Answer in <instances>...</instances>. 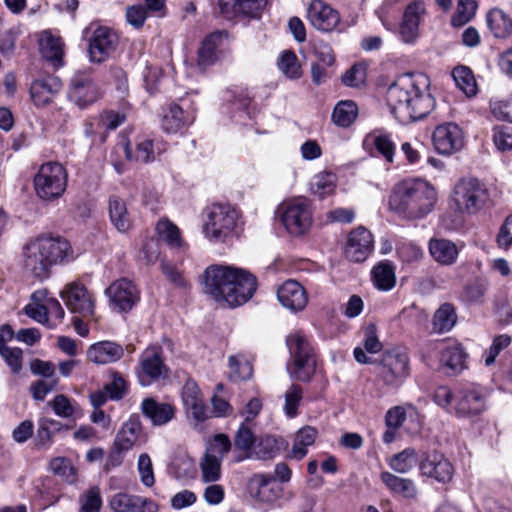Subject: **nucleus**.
<instances>
[{
    "mask_svg": "<svg viewBox=\"0 0 512 512\" xmlns=\"http://www.w3.org/2000/svg\"><path fill=\"white\" fill-rule=\"evenodd\" d=\"M358 115V107L352 100L340 101L332 113L333 122L340 127L350 126Z\"/></svg>",
    "mask_w": 512,
    "mask_h": 512,
    "instance_id": "a19ab883",
    "label": "nucleus"
},
{
    "mask_svg": "<svg viewBox=\"0 0 512 512\" xmlns=\"http://www.w3.org/2000/svg\"><path fill=\"white\" fill-rule=\"evenodd\" d=\"M108 209L110 221L119 232L125 233L132 227L131 214L124 200L112 196L109 199Z\"/></svg>",
    "mask_w": 512,
    "mask_h": 512,
    "instance_id": "473e14b6",
    "label": "nucleus"
},
{
    "mask_svg": "<svg viewBox=\"0 0 512 512\" xmlns=\"http://www.w3.org/2000/svg\"><path fill=\"white\" fill-rule=\"evenodd\" d=\"M229 377L233 381L248 380L251 378L253 368L251 363L242 354L232 355L228 359Z\"/></svg>",
    "mask_w": 512,
    "mask_h": 512,
    "instance_id": "c03bdc74",
    "label": "nucleus"
},
{
    "mask_svg": "<svg viewBox=\"0 0 512 512\" xmlns=\"http://www.w3.org/2000/svg\"><path fill=\"white\" fill-rule=\"evenodd\" d=\"M156 231L160 240L164 241L170 248L179 249L183 246L178 227L167 219H161L156 225Z\"/></svg>",
    "mask_w": 512,
    "mask_h": 512,
    "instance_id": "79ce46f5",
    "label": "nucleus"
},
{
    "mask_svg": "<svg viewBox=\"0 0 512 512\" xmlns=\"http://www.w3.org/2000/svg\"><path fill=\"white\" fill-rule=\"evenodd\" d=\"M52 407L54 413L61 418H70L75 415L77 405L67 396L59 394L48 403Z\"/></svg>",
    "mask_w": 512,
    "mask_h": 512,
    "instance_id": "6e6d98bb",
    "label": "nucleus"
},
{
    "mask_svg": "<svg viewBox=\"0 0 512 512\" xmlns=\"http://www.w3.org/2000/svg\"><path fill=\"white\" fill-rule=\"evenodd\" d=\"M141 411L155 426L165 425L175 416V408L171 404L159 403L153 398L142 401Z\"/></svg>",
    "mask_w": 512,
    "mask_h": 512,
    "instance_id": "7c9ffc66",
    "label": "nucleus"
},
{
    "mask_svg": "<svg viewBox=\"0 0 512 512\" xmlns=\"http://www.w3.org/2000/svg\"><path fill=\"white\" fill-rule=\"evenodd\" d=\"M433 144L436 151L442 155H451L460 151L464 146V134L455 123L438 125L433 133Z\"/></svg>",
    "mask_w": 512,
    "mask_h": 512,
    "instance_id": "dca6fc26",
    "label": "nucleus"
},
{
    "mask_svg": "<svg viewBox=\"0 0 512 512\" xmlns=\"http://www.w3.org/2000/svg\"><path fill=\"white\" fill-rule=\"evenodd\" d=\"M62 81L57 76L36 79L30 86V97L36 107H44L53 102L62 89Z\"/></svg>",
    "mask_w": 512,
    "mask_h": 512,
    "instance_id": "b1692460",
    "label": "nucleus"
},
{
    "mask_svg": "<svg viewBox=\"0 0 512 512\" xmlns=\"http://www.w3.org/2000/svg\"><path fill=\"white\" fill-rule=\"evenodd\" d=\"M280 303L292 312L303 310L308 303V295L303 286L295 281H285L277 290Z\"/></svg>",
    "mask_w": 512,
    "mask_h": 512,
    "instance_id": "a878e982",
    "label": "nucleus"
},
{
    "mask_svg": "<svg viewBox=\"0 0 512 512\" xmlns=\"http://www.w3.org/2000/svg\"><path fill=\"white\" fill-rule=\"evenodd\" d=\"M203 291L217 302L238 307L248 302L257 289L249 271L233 266L211 265L204 272Z\"/></svg>",
    "mask_w": 512,
    "mask_h": 512,
    "instance_id": "f03ea898",
    "label": "nucleus"
},
{
    "mask_svg": "<svg viewBox=\"0 0 512 512\" xmlns=\"http://www.w3.org/2000/svg\"><path fill=\"white\" fill-rule=\"evenodd\" d=\"M142 433V424L138 416L130 417L121 427L114 439V448L127 452L133 448Z\"/></svg>",
    "mask_w": 512,
    "mask_h": 512,
    "instance_id": "c756f323",
    "label": "nucleus"
},
{
    "mask_svg": "<svg viewBox=\"0 0 512 512\" xmlns=\"http://www.w3.org/2000/svg\"><path fill=\"white\" fill-rule=\"evenodd\" d=\"M51 471L62 477L68 482H73L76 478V471L70 460L66 458H55L50 462Z\"/></svg>",
    "mask_w": 512,
    "mask_h": 512,
    "instance_id": "e2e57ef3",
    "label": "nucleus"
},
{
    "mask_svg": "<svg viewBox=\"0 0 512 512\" xmlns=\"http://www.w3.org/2000/svg\"><path fill=\"white\" fill-rule=\"evenodd\" d=\"M373 144L378 153L383 156L386 162L392 163L394 161L395 144L389 135L380 134L374 136Z\"/></svg>",
    "mask_w": 512,
    "mask_h": 512,
    "instance_id": "680f3d73",
    "label": "nucleus"
},
{
    "mask_svg": "<svg viewBox=\"0 0 512 512\" xmlns=\"http://www.w3.org/2000/svg\"><path fill=\"white\" fill-rule=\"evenodd\" d=\"M466 354L457 344L446 346L441 351L440 361L453 371L462 370Z\"/></svg>",
    "mask_w": 512,
    "mask_h": 512,
    "instance_id": "49530a36",
    "label": "nucleus"
},
{
    "mask_svg": "<svg viewBox=\"0 0 512 512\" xmlns=\"http://www.w3.org/2000/svg\"><path fill=\"white\" fill-rule=\"evenodd\" d=\"M284 446V439L273 435L263 436L256 447V455L260 459L273 458Z\"/></svg>",
    "mask_w": 512,
    "mask_h": 512,
    "instance_id": "de8ad7c7",
    "label": "nucleus"
},
{
    "mask_svg": "<svg viewBox=\"0 0 512 512\" xmlns=\"http://www.w3.org/2000/svg\"><path fill=\"white\" fill-rule=\"evenodd\" d=\"M11 373L18 374L23 368V351L18 347H9L1 355Z\"/></svg>",
    "mask_w": 512,
    "mask_h": 512,
    "instance_id": "0e129e2a",
    "label": "nucleus"
},
{
    "mask_svg": "<svg viewBox=\"0 0 512 512\" xmlns=\"http://www.w3.org/2000/svg\"><path fill=\"white\" fill-rule=\"evenodd\" d=\"M193 121V115L185 112L177 104H170L163 110L161 125L167 133H178L192 124Z\"/></svg>",
    "mask_w": 512,
    "mask_h": 512,
    "instance_id": "c85d7f7f",
    "label": "nucleus"
},
{
    "mask_svg": "<svg viewBox=\"0 0 512 512\" xmlns=\"http://www.w3.org/2000/svg\"><path fill=\"white\" fill-rule=\"evenodd\" d=\"M420 470L423 475L443 483L450 481L453 476L451 463L438 452L427 454L420 463Z\"/></svg>",
    "mask_w": 512,
    "mask_h": 512,
    "instance_id": "cd10ccee",
    "label": "nucleus"
},
{
    "mask_svg": "<svg viewBox=\"0 0 512 512\" xmlns=\"http://www.w3.org/2000/svg\"><path fill=\"white\" fill-rule=\"evenodd\" d=\"M108 506L113 512H159V505L154 500L127 492L112 495Z\"/></svg>",
    "mask_w": 512,
    "mask_h": 512,
    "instance_id": "a211bd4d",
    "label": "nucleus"
},
{
    "mask_svg": "<svg viewBox=\"0 0 512 512\" xmlns=\"http://www.w3.org/2000/svg\"><path fill=\"white\" fill-rule=\"evenodd\" d=\"M248 490L259 504L270 506L280 497V489L269 474H255L251 477Z\"/></svg>",
    "mask_w": 512,
    "mask_h": 512,
    "instance_id": "5701e85b",
    "label": "nucleus"
},
{
    "mask_svg": "<svg viewBox=\"0 0 512 512\" xmlns=\"http://www.w3.org/2000/svg\"><path fill=\"white\" fill-rule=\"evenodd\" d=\"M88 55L91 63L101 64L107 61L118 46L117 34L106 26L90 27Z\"/></svg>",
    "mask_w": 512,
    "mask_h": 512,
    "instance_id": "9b49d317",
    "label": "nucleus"
},
{
    "mask_svg": "<svg viewBox=\"0 0 512 512\" xmlns=\"http://www.w3.org/2000/svg\"><path fill=\"white\" fill-rule=\"evenodd\" d=\"M430 80L423 73L397 77L387 90V104L394 117L403 124L426 117L435 107L429 92Z\"/></svg>",
    "mask_w": 512,
    "mask_h": 512,
    "instance_id": "f257e3e1",
    "label": "nucleus"
},
{
    "mask_svg": "<svg viewBox=\"0 0 512 512\" xmlns=\"http://www.w3.org/2000/svg\"><path fill=\"white\" fill-rule=\"evenodd\" d=\"M283 410L286 416L294 418L298 414V407L303 399V389L296 384H291L284 395Z\"/></svg>",
    "mask_w": 512,
    "mask_h": 512,
    "instance_id": "3c124183",
    "label": "nucleus"
},
{
    "mask_svg": "<svg viewBox=\"0 0 512 512\" xmlns=\"http://www.w3.org/2000/svg\"><path fill=\"white\" fill-rule=\"evenodd\" d=\"M142 373L139 374L141 385H148L150 380H158L165 376L168 369L164 363L163 351L160 346H150L140 356Z\"/></svg>",
    "mask_w": 512,
    "mask_h": 512,
    "instance_id": "f3484780",
    "label": "nucleus"
},
{
    "mask_svg": "<svg viewBox=\"0 0 512 512\" xmlns=\"http://www.w3.org/2000/svg\"><path fill=\"white\" fill-rule=\"evenodd\" d=\"M493 142L498 150L512 149V131L506 126H497L493 129Z\"/></svg>",
    "mask_w": 512,
    "mask_h": 512,
    "instance_id": "338daca9",
    "label": "nucleus"
},
{
    "mask_svg": "<svg viewBox=\"0 0 512 512\" xmlns=\"http://www.w3.org/2000/svg\"><path fill=\"white\" fill-rule=\"evenodd\" d=\"M221 463L220 458L205 453L199 463L202 481L205 483L218 481L221 477Z\"/></svg>",
    "mask_w": 512,
    "mask_h": 512,
    "instance_id": "a18cd8bd",
    "label": "nucleus"
},
{
    "mask_svg": "<svg viewBox=\"0 0 512 512\" xmlns=\"http://www.w3.org/2000/svg\"><path fill=\"white\" fill-rule=\"evenodd\" d=\"M374 247L371 232L364 227L353 230L348 237L345 256L353 262H363L367 259Z\"/></svg>",
    "mask_w": 512,
    "mask_h": 512,
    "instance_id": "412c9836",
    "label": "nucleus"
},
{
    "mask_svg": "<svg viewBox=\"0 0 512 512\" xmlns=\"http://www.w3.org/2000/svg\"><path fill=\"white\" fill-rule=\"evenodd\" d=\"M67 183V170L57 161L41 164L33 177L35 195L45 202L61 198L67 189Z\"/></svg>",
    "mask_w": 512,
    "mask_h": 512,
    "instance_id": "39448f33",
    "label": "nucleus"
},
{
    "mask_svg": "<svg viewBox=\"0 0 512 512\" xmlns=\"http://www.w3.org/2000/svg\"><path fill=\"white\" fill-rule=\"evenodd\" d=\"M105 390L109 394V399L120 400L128 391V383L124 377L117 371L111 373V380L104 386Z\"/></svg>",
    "mask_w": 512,
    "mask_h": 512,
    "instance_id": "4d7b16f0",
    "label": "nucleus"
},
{
    "mask_svg": "<svg viewBox=\"0 0 512 512\" xmlns=\"http://www.w3.org/2000/svg\"><path fill=\"white\" fill-rule=\"evenodd\" d=\"M425 12V3L422 0H414L406 6L399 27V35L403 42L413 43L417 39L419 25Z\"/></svg>",
    "mask_w": 512,
    "mask_h": 512,
    "instance_id": "aec40b11",
    "label": "nucleus"
},
{
    "mask_svg": "<svg viewBox=\"0 0 512 512\" xmlns=\"http://www.w3.org/2000/svg\"><path fill=\"white\" fill-rule=\"evenodd\" d=\"M380 479L393 494L403 498H414L417 494L416 485L411 479L402 478L390 472H382Z\"/></svg>",
    "mask_w": 512,
    "mask_h": 512,
    "instance_id": "f704fd0d",
    "label": "nucleus"
},
{
    "mask_svg": "<svg viewBox=\"0 0 512 512\" xmlns=\"http://www.w3.org/2000/svg\"><path fill=\"white\" fill-rule=\"evenodd\" d=\"M266 3V0H219V7L227 19L238 16L258 18Z\"/></svg>",
    "mask_w": 512,
    "mask_h": 512,
    "instance_id": "393cba45",
    "label": "nucleus"
},
{
    "mask_svg": "<svg viewBox=\"0 0 512 512\" xmlns=\"http://www.w3.org/2000/svg\"><path fill=\"white\" fill-rule=\"evenodd\" d=\"M429 252L435 261L444 265L453 264L458 257L456 245L447 239H431Z\"/></svg>",
    "mask_w": 512,
    "mask_h": 512,
    "instance_id": "72a5a7b5",
    "label": "nucleus"
},
{
    "mask_svg": "<svg viewBox=\"0 0 512 512\" xmlns=\"http://www.w3.org/2000/svg\"><path fill=\"white\" fill-rule=\"evenodd\" d=\"M292 363L288 366L290 376L298 381L308 382L316 370L313 349L301 331H295L286 338Z\"/></svg>",
    "mask_w": 512,
    "mask_h": 512,
    "instance_id": "423d86ee",
    "label": "nucleus"
},
{
    "mask_svg": "<svg viewBox=\"0 0 512 512\" xmlns=\"http://www.w3.org/2000/svg\"><path fill=\"white\" fill-rule=\"evenodd\" d=\"M436 188L421 178H409L397 183L390 195L392 211L407 220H418L430 214L437 203Z\"/></svg>",
    "mask_w": 512,
    "mask_h": 512,
    "instance_id": "20e7f679",
    "label": "nucleus"
},
{
    "mask_svg": "<svg viewBox=\"0 0 512 512\" xmlns=\"http://www.w3.org/2000/svg\"><path fill=\"white\" fill-rule=\"evenodd\" d=\"M61 423L51 418H42L37 431V445L47 447L51 444L53 436L61 430Z\"/></svg>",
    "mask_w": 512,
    "mask_h": 512,
    "instance_id": "8fccbe9b",
    "label": "nucleus"
},
{
    "mask_svg": "<svg viewBox=\"0 0 512 512\" xmlns=\"http://www.w3.org/2000/svg\"><path fill=\"white\" fill-rule=\"evenodd\" d=\"M486 408V393L478 385L470 384L455 395L454 411L458 417L477 415Z\"/></svg>",
    "mask_w": 512,
    "mask_h": 512,
    "instance_id": "4468645a",
    "label": "nucleus"
},
{
    "mask_svg": "<svg viewBox=\"0 0 512 512\" xmlns=\"http://www.w3.org/2000/svg\"><path fill=\"white\" fill-rule=\"evenodd\" d=\"M100 97V90L90 75L76 73L71 78L68 98L80 108H85L95 103Z\"/></svg>",
    "mask_w": 512,
    "mask_h": 512,
    "instance_id": "2eb2a0df",
    "label": "nucleus"
},
{
    "mask_svg": "<svg viewBox=\"0 0 512 512\" xmlns=\"http://www.w3.org/2000/svg\"><path fill=\"white\" fill-rule=\"evenodd\" d=\"M306 17L315 29L324 32L335 29L340 21L339 13L322 0L311 1Z\"/></svg>",
    "mask_w": 512,
    "mask_h": 512,
    "instance_id": "6ab92c4d",
    "label": "nucleus"
},
{
    "mask_svg": "<svg viewBox=\"0 0 512 512\" xmlns=\"http://www.w3.org/2000/svg\"><path fill=\"white\" fill-rule=\"evenodd\" d=\"M75 259L70 242L63 237L40 235L27 241L21 252L23 269L38 280L48 279L51 269Z\"/></svg>",
    "mask_w": 512,
    "mask_h": 512,
    "instance_id": "7ed1b4c3",
    "label": "nucleus"
},
{
    "mask_svg": "<svg viewBox=\"0 0 512 512\" xmlns=\"http://www.w3.org/2000/svg\"><path fill=\"white\" fill-rule=\"evenodd\" d=\"M476 8L477 5L474 0H459L456 14L452 18V24L462 26L474 16Z\"/></svg>",
    "mask_w": 512,
    "mask_h": 512,
    "instance_id": "13d9d810",
    "label": "nucleus"
},
{
    "mask_svg": "<svg viewBox=\"0 0 512 512\" xmlns=\"http://www.w3.org/2000/svg\"><path fill=\"white\" fill-rule=\"evenodd\" d=\"M372 280L375 287L382 291L391 290L396 283L394 266L388 261H382L372 270Z\"/></svg>",
    "mask_w": 512,
    "mask_h": 512,
    "instance_id": "ea45409f",
    "label": "nucleus"
},
{
    "mask_svg": "<svg viewBox=\"0 0 512 512\" xmlns=\"http://www.w3.org/2000/svg\"><path fill=\"white\" fill-rule=\"evenodd\" d=\"M278 67L288 78L297 79L301 76L300 64L292 51H284L281 54Z\"/></svg>",
    "mask_w": 512,
    "mask_h": 512,
    "instance_id": "5fc2aeb1",
    "label": "nucleus"
},
{
    "mask_svg": "<svg viewBox=\"0 0 512 512\" xmlns=\"http://www.w3.org/2000/svg\"><path fill=\"white\" fill-rule=\"evenodd\" d=\"M112 308L118 312L130 311L140 300V291L127 278L114 281L105 290Z\"/></svg>",
    "mask_w": 512,
    "mask_h": 512,
    "instance_id": "ddd939ff",
    "label": "nucleus"
},
{
    "mask_svg": "<svg viewBox=\"0 0 512 512\" xmlns=\"http://www.w3.org/2000/svg\"><path fill=\"white\" fill-rule=\"evenodd\" d=\"M122 345L114 341H99L90 345L87 350V358L98 365H108L118 362L124 356Z\"/></svg>",
    "mask_w": 512,
    "mask_h": 512,
    "instance_id": "bb28decb",
    "label": "nucleus"
},
{
    "mask_svg": "<svg viewBox=\"0 0 512 512\" xmlns=\"http://www.w3.org/2000/svg\"><path fill=\"white\" fill-rule=\"evenodd\" d=\"M335 190V175L331 173H319L310 182V191L314 195L323 198L332 194Z\"/></svg>",
    "mask_w": 512,
    "mask_h": 512,
    "instance_id": "09e8293b",
    "label": "nucleus"
},
{
    "mask_svg": "<svg viewBox=\"0 0 512 512\" xmlns=\"http://www.w3.org/2000/svg\"><path fill=\"white\" fill-rule=\"evenodd\" d=\"M409 375V359L398 350L385 352L378 365V376L390 387H399Z\"/></svg>",
    "mask_w": 512,
    "mask_h": 512,
    "instance_id": "9d476101",
    "label": "nucleus"
},
{
    "mask_svg": "<svg viewBox=\"0 0 512 512\" xmlns=\"http://www.w3.org/2000/svg\"><path fill=\"white\" fill-rule=\"evenodd\" d=\"M137 469L142 484L146 487H152L155 483V476L151 458L147 453L140 454Z\"/></svg>",
    "mask_w": 512,
    "mask_h": 512,
    "instance_id": "bf43d9fd",
    "label": "nucleus"
},
{
    "mask_svg": "<svg viewBox=\"0 0 512 512\" xmlns=\"http://www.w3.org/2000/svg\"><path fill=\"white\" fill-rule=\"evenodd\" d=\"M79 502L80 512H100L103 501L99 486L90 487L80 496Z\"/></svg>",
    "mask_w": 512,
    "mask_h": 512,
    "instance_id": "603ef678",
    "label": "nucleus"
},
{
    "mask_svg": "<svg viewBox=\"0 0 512 512\" xmlns=\"http://www.w3.org/2000/svg\"><path fill=\"white\" fill-rule=\"evenodd\" d=\"M496 244L500 249L508 250L512 247V214L507 216L499 228Z\"/></svg>",
    "mask_w": 512,
    "mask_h": 512,
    "instance_id": "774afa93",
    "label": "nucleus"
},
{
    "mask_svg": "<svg viewBox=\"0 0 512 512\" xmlns=\"http://www.w3.org/2000/svg\"><path fill=\"white\" fill-rule=\"evenodd\" d=\"M489 106L496 119L512 122V96L505 100L491 99Z\"/></svg>",
    "mask_w": 512,
    "mask_h": 512,
    "instance_id": "052dcab7",
    "label": "nucleus"
},
{
    "mask_svg": "<svg viewBox=\"0 0 512 512\" xmlns=\"http://www.w3.org/2000/svg\"><path fill=\"white\" fill-rule=\"evenodd\" d=\"M452 77L456 86L468 96H474L477 93V84L470 68L466 66L455 67L452 71Z\"/></svg>",
    "mask_w": 512,
    "mask_h": 512,
    "instance_id": "37998d69",
    "label": "nucleus"
},
{
    "mask_svg": "<svg viewBox=\"0 0 512 512\" xmlns=\"http://www.w3.org/2000/svg\"><path fill=\"white\" fill-rule=\"evenodd\" d=\"M277 214L291 235H303L312 225V209L310 201L303 197L284 201L279 205Z\"/></svg>",
    "mask_w": 512,
    "mask_h": 512,
    "instance_id": "1a4fd4ad",
    "label": "nucleus"
},
{
    "mask_svg": "<svg viewBox=\"0 0 512 512\" xmlns=\"http://www.w3.org/2000/svg\"><path fill=\"white\" fill-rule=\"evenodd\" d=\"M488 28L494 37L506 39L512 34V20L501 9H492L486 17Z\"/></svg>",
    "mask_w": 512,
    "mask_h": 512,
    "instance_id": "c9c22d12",
    "label": "nucleus"
},
{
    "mask_svg": "<svg viewBox=\"0 0 512 512\" xmlns=\"http://www.w3.org/2000/svg\"><path fill=\"white\" fill-rule=\"evenodd\" d=\"M221 40V33L216 32L207 36L201 43L197 54V67L205 71L207 67L216 61V48Z\"/></svg>",
    "mask_w": 512,
    "mask_h": 512,
    "instance_id": "e433bc0d",
    "label": "nucleus"
},
{
    "mask_svg": "<svg viewBox=\"0 0 512 512\" xmlns=\"http://www.w3.org/2000/svg\"><path fill=\"white\" fill-rule=\"evenodd\" d=\"M416 464L415 451L413 449H405L402 452L394 455L389 465L391 469L398 473L409 472Z\"/></svg>",
    "mask_w": 512,
    "mask_h": 512,
    "instance_id": "864d4df0",
    "label": "nucleus"
},
{
    "mask_svg": "<svg viewBox=\"0 0 512 512\" xmlns=\"http://www.w3.org/2000/svg\"><path fill=\"white\" fill-rule=\"evenodd\" d=\"M366 80V68L362 64H355L342 76L346 86L360 87Z\"/></svg>",
    "mask_w": 512,
    "mask_h": 512,
    "instance_id": "69168bd1",
    "label": "nucleus"
},
{
    "mask_svg": "<svg viewBox=\"0 0 512 512\" xmlns=\"http://www.w3.org/2000/svg\"><path fill=\"white\" fill-rule=\"evenodd\" d=\"M159 144L153 139L140 138L134 148L129 143H120L115 147V152L124 153L126 159L131 162L149 163L155 160L156 153H161L164 150L159 147Z\"/></svg>",
    "mask_w": 512,
    "mask_h": 512,
    "instance_id": "4be33fe9",
    "label": "nucleus"
},
{
    "mask_svg": "<svg viewBox=\"0 0 512 512\" xmlns=\"http://www.w3.org/2000/svg\"><path fill=\"white\" fill-rule=\"evenodd\" d=\"M40 51L43 58L48 61L53 68L57 69L63 66L64 43L60 37L45 32L40 40Z\"/></svg>",
    "mask_w": 512,
    "mask_h": 512,
    "instance_id": "2f4dec72",
    "label": "nucleus"
},
{
    "mask_svg": "<svg viewBox=\"0 0 512 512\" xmlns=\"http://www.w3.org/2000/svg\"><path fill=\"white\" fill-rule=\"evenodd\" d=\"M452 203L461 215H474L484 208L488 199L485 185L476 178H463L454 186Z\"/></svg>",
    "mask_w": 512,
    "mask_h": 512,
    "instance_id": "0eeeda50",
    "label": "nucleus"
},
{
    "mask_svg": "<svg viewBox=\"0 0 512 512\" xmlns=\"http://www.w3.org/2000/svg\"><path fill=\"white\" fill-rule=\"evenodd\" d=\"M70 312L87 318L94 315L95 299L85 285L79 281H72L64 286L60 292Z\"/></svg>",
    "mask_w": 512,
    "mask_h": 512,
    "instance_id": "f8f14e48",
    "label": "nucleus"
},
{
    "mask_svg": "<svg viewBox=\"0 0 512 512\" xmlns=\"http://www.w3.org/2000/svg\"><path fill=\"white\" fill-rule=\"evenodd\" d=\"M239 213L229 204H212L207 208L204 233L207 238L225 241L236 233Z\"/></svg>",
    "mask_w": 512,
    "mask_h": 512,
    "instance_id": "6e6552de",
    "label": "nucleus"
},
{
    "mask_svg": "<svg viewBox=\"0 0 512 512\" xmlns=\"http://www.w3.org/2000/svg\"><path fill=\"white\" fill-rule=\"evenodd\" d=\"M457 322L455 308L450 303L442 304L434 313L432 326L437 333L450 331Z\"/></svg>",
    "mask_w": 512,
    "mask_h": 512,
    "instance_id": "58836bf2",
    "label": "nucleus"
},
{
    "mask_svg": "<svg viewBox=\"0 0 512 512\" xmlns=\"http://www.w3.org/2000/svg\"><path fill=\"white\" fill-rule=\"evenodd\" d=\"M317 436V430L311 426L301 428L295 435L294 444L288 454L290 459L301 460L308 453V447L313 445Z\"/></svg>",
    "mask_w": 512,
    "mask_h": 512,
    "instance_id": "4c0bfd02",
    "label": "nucleus"
}]
</instances>
